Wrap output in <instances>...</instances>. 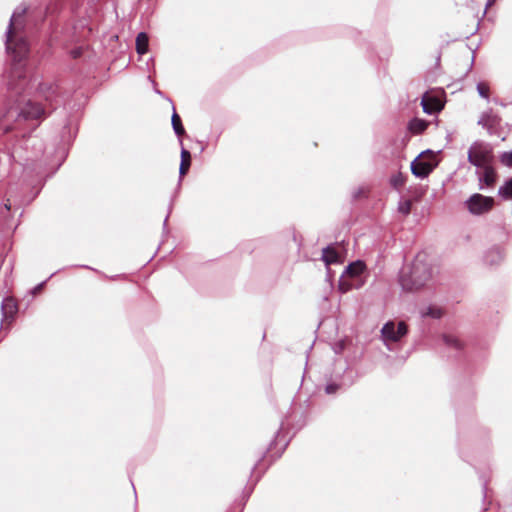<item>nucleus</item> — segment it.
Wrapping results in <instances>:
<instances>
[{"instance_id":"obj_9","label":"nucleus","mask_w":512,"mask_h":512,"mask_svg":"<svg viewBox=\"0 0 512 512\" xmlns=\"http://www.w3.org/2000/svg\"><path fill=\"white\" fill-rule=\"evenodd\" d=\"M479 189L485 190L488 187H492L496 180V173L491 166H485L483 172H478Z\"/></svg>"},{"instance_id":"obj_2","label":"nucleus","mask_w":512,"mask_h":512,"mask_svg":"<svg viewBox=\"0 0 512 512\" xmlns=\"http://www.w3.org/2000/svg\"><path fill=\"white\" fill-rule=\"evenodd\" d=\"M44 113V108L31 100H27L23 106L19 102L17 106L9 107L5 113H0V135L16 131L25 138L26 133L21 128L22 123L29 120H38Z\"/></svg>"},{"instance_id":"obj_26","label":"nucleus","mask_w":512,"mask_h":512,"mask_svg":"<svg viewBox=\"0 0 512 512\" xmlns=\"http://www.w3.org/2000/svg\"><path fill=\"white\" fill-rule=\"evenodd\" d=\"M338 388L339 386L337 384L331 383L326 386L325 391L327 394H333L337 391Z\"/></svg>"},{"instance_id":"obj_31","label":"nucleus","mask_w":512,"mask_h":512,"mask_svg":"<svg viewBox=\"0 0 512 512\" xmlns=\"http://www.w3.org/2000/svg\"><path fill=\"white\" fill-rule=\"evenodd\" d=\"M168 216H169V215H167V216H166V218H165V220H164V226H166V224H167Z\"/></svg>"},{"instance_id":"obj_5","label":"nucleus","mask_w":512,"mask_h":512,"mask_svg":"<svg viewBox=\"0 0 512 512\" xmlns=\"http://www.w3.org/2000/svg\"><path fill=\"white\" fill-rule=\"evenodd\" d=\"M464 205L470 214L480 216L491 211L494 206V199L474 193L464 202Z\"/></svg>"},{"instance_id":"obj_21","label":"nucleus","mask_w":512,"mask_h":512,"mask_svg":"<svg viewBox=\"0 0 512 512\" xmlns=\"http://www.w3.org/2000/svg\"><path fill=\"white\" fill-rule=\"evenodd\" d=\"M390 184L395 189H400L405 184V178L401 173H397L390 178Z\"/></svg>"},{"instance_id":"obj_7","label":"nucleus","mask_w":512,"mask_h":512,"mask_svg":"<svg viewBox=\"0 0 512 512\" xmlns=\"http://www.w3.org/2000/svg\"><path fill=\"white\" fill-rule=\"evenodd\" d=\"M490 151L480 143H474L468 151V161L477 168H484L489 160Z\"/></svg>"},{"instance_id":"obj_20","label":"nucleus","mask_w":512,"mask_h":512,"mask_svg":"<svg viewBox=\"0 0 512 512\" xmlns=\"http://www.w3.org/2000/svg\"><path fill=\"white\" fill-rule=\"evenodd\" d=\"M443 340L445 344L449 347L455 348L456 350H459L462 348L461 342L453 335H443Z\"/></svg>"},{"instance_id":"obj_17","label":"nucleus","mask_w":512,"mask_h":512,"mask_svg":"<svg viewBox=\"0 0 512 512\" xmlns=\"http://www.w3.org/2000/svg\"><path fill=\"white\" fill-rule=\"evenodd\" d=\"M172 128L174 133L180 137L185 133V129L182 125L181 119L179 115L176 113L175 109H173L172 117H171Z\"/></svg>"},{"instance_id":"obj_1","label":"nucleus","mask_w":512,"mask_h":512,"mask_svg":"<svg viewBox=\"0 0 512 512\" xmlns=\"http://www.w3.org/2000/svg\"><path fill=\"white\" fill-rule=\"evenodd\" d=\"M17 22L15 13L10 19L9 26L6 31V50L13 56L15 61L14 67L10 74V81L8 82V88L11 92L19 93L20 91H26L31 81L27 80L26 74L23 72L22 60L26 57L29 51L28 43L25 39L20 38L15 43L13 42V36L15 33L14 25Z\"/></svg>"},{"instance_id":"obj_29","label":"nucleus","mask_w":512,"mask_h":512,"mask_svg":"<svg viewBox=\"0 0 512 512\" xmlns=\"http://www.w3.org/2000/svg\"><path fill=\"white\" fill-rule=\"evenodd\" d=\"M496 0H487L486 2V5H485V11L494 4Z\"/></svg>"},{"instance_id":"obj_3","label":"nucleus","mask_w":512,"mask_h":512,"mask_svg":"<svg viewBox=\"0 0 512 512\" xmlns=\"http://www.w3.org/2000/svg\"><path fill=\"white\" fill-rule=\"evenodd\" d=\"M432 279V267L420 256H417L407 270H402L399 283L405 291H416L424 287Z\"/></svg>"},{"instance_id":"obj_4","label":"nucleus","mask_w":512,"mask_h":512,"mask_svg":"<svg viewBox=\"0 0 512 512\" xmlns=\"http://www.w3.org/2000/svg\"><path fill=\"white\" fill-rule=\"evenodd\" d=\"M434 155L431 150L423 151L411 162V172L417 178H426L434 169Z\"/></svg>"},{"instance_id":"obj_18","label":"nucleus","mask_w":512,"mask_h":512,"mask_svg":"<svg viewBox=\"0 0 512 512\" xmlns=\"http://www.w3.org/2000/svg\"><path fill=\"white\" fill-rule=\"evenodd\" d=\"M498 194L503 199H512V177L499 188Z\"/></svg>"},{"instance_id":"obj_16","label":"nucleus","mask_w":512,"mask_h":512,"mask_svg":"<svg viewBox=\"0 0 512 512\" xmlns=\"http://www.w3.org/2000/svg\"><path fill=\"white\" fill-rule=\"evenodd\" d=\"M191 164V154L188 150L182 148L181 150V163L179 167V174L185 175Z\"/></svg>"},{"instance_id":"obj_15","label":"nucleus","mask_w":512,"mask_h":512,"mask_svg":"<svg viewBox=\"0 0 512 512\" xmlns=\"http://www.w3.org/2000/svg\"><path fill=\"white\" fill-rule=\"evenodd\" d=\"M149 37L145 32H140L136 37V51L143 55L148 51Z\"/></svg>"},{"instance_id":"obj_30","label":"nucleus","mask_w":512,"mask_h":512,"mask_svg":"<svg viewBox=\"0 0 512 512\" xmlns=\"http://www.w3.org/2000/svg\"><path fill=\"white\" fill-rule=\"evenodd\" d=\"M10 207H11V205H10V204H8V203H6V204H5V208H6L7 210H10Z\"/></svg>"},{"instance_id":"obj_25","label":"nucleus","mask_w":512,"mask_h":512,"mask_svg":"<svg viewBox=\"0 0 512 512\" xmlns=\"http://www.w3.org/2000/svg\"><path fill=\"white\" fill-rule=\"evenodd\" d=\"M49 91H51L50 94L46 95V101H48L50 103V105H53V102L55 101L57 103V96L55 95V92H56V87L54 86H49Z\"/></svg>"},{"instance_id":"obj_33","label":"nucleus","mask_w":512,"mask_h":512,"mask_svg":"<svg viewBox=\"0 0 512 512\" xmlns=\"http://www.w3.org/2000/svg\"><path fill=\"white\" fill-rule=\"evenodd\" d=\"M11 302H12V300H11V299H7V300H6V304H7V305H8L9 303H11Z\"/></svg>"},{"instance_id":"obj_14","label":"nucleus","mask_w":512,"mask_h":512,"mask_svg":"<svg viewBox=\"0 0 512 512\" xmlns=\"http://www.w3.org/2000/svg\"><path fill=\"white\" fill-rule=\"evenodd\" d=\"M428 127V122L423 119L414 118L408 124V129L413 134H421Z\"/></svg>"},{"instance_id":"obj_8","label":"nucleus","mask_w":512,"mask_h":512,"mask_svg":"<svg viewBox=\"0 0 512 512\" xmlns=\"http://www.w3.org/2000/svg\"><path fill=\"white\" fill-rule=\"evenodd\" d=\"M365 268V265L362 261L357 260L355 262L350 263L344 270V272L341 275V278H343L345 275L351 276V277H357L359 276ZM351 288L350 285L346 284L342 279H340L339 282V289L341 292L345 293Z\"/></svg>"},{"instance_id":"obj_35","label":"nucleus","mask_w":512,"mask_h":512,"mask_svg":"<svg viewBox=\"0 0 512 512\" xmlns=\"http://www.w3.org/2000/svg\"><path fill=\"white\" fill-rule=\"evenodd\" d=\"M28 129L33 130V129H35V126L29 127Z\"/></svg>"},{"instance_id":"obj_6","label":"nucleus","mask_w":512,"mask_h":512,"mask_svg":"<svg viewBox=\"0 0 512 512\" xmlns=\"http://www.w3.org/2000/svg\"><path fill=\"white\" fill-rule=\"evenodd\" d=\"M408 332V327L405 322L400 321L397 325L389 321L384 324L381 329L382 337L385 341L397 342L404 337Z\"/></svg>"},{"instance_id":"obj_32","label":"nucleus","mask_w":512,"mask_h":512,"mask_svg":"<svg viewBox=\"0 0 512 512\" xmlns=\"http://www.w3.org/2000/svg\"><path fill=\"white\" fill-rule=\"evenodd\" d=\"M79 55V52L78 51H75L74 52V57H77Z\"/></svg>"},{"instance_id":"obj_13","label":"nucleus","mask_w":512,"mask_h":512,"mask_svg":"<svg viewBox=\"0 0 512 512\" xmlns=\"http://www.w3.org/2000/svg\"><path fill=\"white\" fill-rule=\"evenodd\" d=\"M322 260L326 265L335 264L340 262V256L334 248L327 246L322 250Z\"/></svg>"},{"instance_id":"obj_12","label":"nucleus","mask_w":512,"mask_h":512,"mask_svg":"<svg viewBox=\"0 0 512 512\" xmlns=\"http://www.w3.org/2000/svg\"><path fill=\"white\" fill-rule=\"evenodd\" d=\"M478 124L483 128L491 129L497 124V117L489 109L481 114Z\"/></svg>"},{"instance_id":"obj_10","label":"nucleus","mask_w":512,"mask_h":512,"mask_svg":"<svg viewBox=\"0 0 512 512\" xmlns=\"http://www.w3.org/2000/svg\"><path fill=\"white\" fill-rule=\"evenodd\" d=\"M421 106L423 112L429 115L440 111L443 107L439 99L430 96L428 93H425L422 97Z\"/></svg>"},{"instance_id":"obj_19","label":"nucleus","mask_w":512,"mask_h":512,"mask_svg":"<svg viewBox=\"0 0 512 512\" xmlns=\"http://www.w3.org/2000/svg\"><path fill=\"white\" fill-rule=\"evenodd\" d=\"M421 316L438 319L442 316V311L437 307L429 306L425 310L421 311Z\"/></svg>"},{"instance_id":"obj_22","label":"nucleus","mask_w":512,"mask_h":512,"mask_svg":"<svg viewBox=\"0 0 512 512\" xmlns=\"http://www.w3.org/2000/svg\"><path fill=\"white\" fill-rule=\"evenodd\" d=\"M476 89L480 97L489 100V87L487 84L479 82Z\"/></svg>"},{"instance_id":"obj_34","label":"nucleus","mask_w":512,"mask_h":512,"mask_svg":"<svg viewBox=\"0 0 512 512\" xmlns=\"http://www.w3.org/2000/svg\"><path fill=\"white\" fill-rule=\"evenodd\" d=\"M28 141H32V143H35V139L29 138Z\"/></svg>"},{"instance_id":"obj_27","label":"nucleus","mask_w":512,"mask_h":512,"mask_svg":"<svg viewBox=\"0 0 512 512\" xmlns=\"http://www.w3.org/2000/svg\"><path fill=\"white\" fill-rule=\"evenodd\" d=\"M45 283H46V281H44V282H42V283L38 284L37 286H35V287L33 288V290H32V293H33V294L38 293V292L43 288V286L45 285Z\"/></svg>"},{"instance_id":"obj_28","label":"nucleus","mask_w":512,"mask_h":512,"mask_svg":"<svg viewBox=\"0 0 512 512\" xmlns=\"http://www.w3.org/2000/svg\"><path fill=\"white\" fill-rule=\"evenodd\" d=\"M17 156L19 158H21V155H20V153L18 151V148L16 146H13V151L11 153V157L15 159Z\"/></svg>"},{"instance_id":"obj_11","label":"nucleus","mask_w":512,"mask_h":512,"mask_svg":"<svg viewBox=\"0 0 512 512\" xmlns=\"http://www.w3.org/2000/svg\"><path fill=\"white\" fill-rule=\"evenodd\" d=\"M503 259H504V252L498 246H494V247L488 249L484 255V262H485V264H487L489 266H496L499 263H501L503 261Z\"/></svg>"},{"instance_id":"obj_24","label":"nucleus","mask_w":512,"mask_h":512,"mask_svg":"<svg viewBox=\"0 0 512 512\" xmlns=\"http://www.w3.org/2000/svg\"><path fill=\"white\" fill-rule=\"evenodd\" d=\"M500 161L504 166L512 167V150L503 152L500 156Z\"/></svg>"},{"instance_id":"obj_23","label":"nucleus","mask_w":512,"mask_h":512,"mask_svg":"<svg viewBox=\"0 0 512 512\" xmlns=\"http://www.w3.org/2000/svg\"><path fill=\"white\" fill-rule=\"evenodd\" d=\"M412 203L410 200L400 201L398 204V211L404 215H408L411 211Z\"/></svg>"}]
</instances>
